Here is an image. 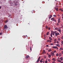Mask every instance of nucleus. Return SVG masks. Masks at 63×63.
<instances>
[{"label": "nucleus", "instance_id": "58836bf2", "mask_svg": "<svg viewBox=\"0 0 63 63\" xmlns=\"http://www.w3.org/2000/svg\"><path fill=\"white\" fill-rule=\"evenodd\" d=\"M57 44H58V43H59V42H58V41L57 42Z\"/></svg>", "mask_w": 63, "mask_h": 63}, {"label": "nucleus", "instance_id": "052dcab7", "mask_svg": "<svg viewBox=\"0 0 63 63\" xmlns=\"http://www.w3.org/2000/svg\"><path fill=\"white\" fill-rule=\"evenodd\" d=\"M44 37H46V35H44Z\"/></svg>", "mask_w": 63, "mask_h": 63}, {"label": "nucleus", "instance_id": "473e14b6", "mask_svg": "<svg viewBox=\"0 0 63 63\" xmlns=\"http://www.w3.org/2000/svg\"><path fill=\"white\" fill-rule=\"evenodd\" d=\"M45 63H47V61H46L45 62Z\"/></svg>", "mask_w": 63, "mask_h": 63}, {"label": "nucleus", "instance_id": "774afa93", "mask_svg": "<svg viewBox=\"0 0 63 63\" xmlns=\"http://www.w3.org/2000/svg\"><path fill=\"white\" fill-rule=\"evenodd\" d=\"M56 42H54V43H56Z\"/></svg>", "mask_w": 63, "mask_h": 63}, {"label": "nucleus", "instance_id": "39448f33", "mask_svg": "<svg viewBox=\"0 0 63 63\" xmlns=\"http://www.w3.org/2000/svg\"><path fill=\"white\" fill-rule=\"evenodd\" d=\"M51 33H52L53 35L54 36V32H53V31H51Z\"/></svg>", "mask_w": 63, "mask_h": 63}, {"label": "nucleus", "instance_id": "bf43d9fd", "mask_svg": "<svg viewBox=\"0 0 63 63\" xmlns=\"http://www.w3.org/2000/svg\"><path fill=\"white\" fill-rule=\"evenodd\" d=\"M62 18H63V16L62 17Z\"/></svg>", "mask_w": 63, "mask_h": 63}, {"label": "nucleus", "instance_id": "1a4fd4ad", "mask_svg": "<svg viewBox=\"0 0 63 63\" xmlns=\"http://www.w3.org/2000/svg\"><path fill=\"white\" fill-rule=\"evenodd\" d=\"M62 55V54H61V53H60L59 54V57H60Z\"/></svg>", "mask_w": 63, "mask_h": 63}, {"label": "nucleus", "instance_id": "b1692460", "mask_svg": "<svg viewBox=\"0 0 63 63\" xmlns=\"http://www.w3.org/2000/svg\"><path fill=\"white\" fill-rule=\"evenodd\" d=\"M56 55L57 56H58V55H59V54H58V53H57L56 54Z\"/></svg>", "mask_w": 63, "mask_h": 63}, {"label": "nucleus", "instance_id": "5701e85b", "mask_svg": "<svg viewBox=\"0 0 63 63\" xmlns=\"http://www.w3.org/2000/svg\"><path fill=\"white\" fill-rule=\"evenodd\" d=\"M51 50H52L51 49H50L48 50V51L50 52L51 51Z\"/></svg>", "mask_w": 63, "mask_h": 63}, {"label": "nucleus", "instance_id": "603ef678", "mask_svg": "<svg viewBox=\"0 0 63 63\" xmlns=\"http://www.w3.org/2000/svg\"><path fill=\"white\" fill-rule=\"evenodd\" d=\"M62 50H63V48H62Z\"/></svg>", "mask_w": 63, "mask_h": 63}, {"label": "nucleus", "instance_id": "6e6d98bb", "mask_svg": "<svg viewBox=\"0 0 63 63\" xmlns=\"http://www.w3.org/2000/svg\"><path fill=\"white\" fill-rule=\"evenodd\" d=\"M44 62H45V61H43V63H44Z\"/></svg>", "mask_w": 63, "mask_h": 63}, {"label": "nucleus", "instance_id": "393cba45", "mask_svg": "<svg viewBox=\"0 0 63 63\" xmlns=\"http://www.w3.org/2000/svg\"><path fill=\"white\" fill-rule=\"evenodd\" d=\"M40 62H43V61L42 60H41L40 61Z\"/></svg>", "mask_w": 63, "mask_h": 63}, {"label": "nucleus", "instance_id": "f03ea898", "mask_svg": "<svg viewBox=\"0 0 63 63\" xmlns=\"http://www.w3.org/2000/svg\"><path fill=\"white\" fill-rule=\"evenodd\" d=\"M54 52H53L51 51V55H52V56H54Z\"/></svg>", "mask_w": 63, "mask_h": 63}, {"label": "nucleus", "instance_id": "4c0bfd02", "mask_svg": "<svg viewBox=\"0 0 63 63\" xmlns=\"http://www.w3.org/2000/svg\"><path fill=\"white\" fill-rule=\"evenodd\" d=\"M48 30H50V27H49L48 28Z\"/></svg>", "mask_w": 63, "mask_h": 63}, {"label": "nucleus", "instance_id": "f8f14e48", "mask_svg": "<svg viewBox=\"0 0 63 63\" xmlns=\"http://www.w3.org/2000/svg\"><path fill=\"white\" fill-rule=\"evenodd\" d=\"M60 60H61V61H62V60H63V57H61L60 58Z\"/></svg>", "mask_w": 63, "mask_h": 63}, {"label": "nucleus", "instance_id": "c03bdc74", "mask_svg": "<svg viewBox=\"0 0 63 63\" xmlns=\"http://www.w3.org/2000/svg\"><path fill=\"white\" fill-rule=\"evenodd\" d=\"M2 33H0V35H2Z\"/></svg>", "mask_w": 63, "mask_h": 63}, {"label": "nucleus", "instance_id": "4468645a", "mask_svg": "<svg viewBox=\"0 0 63 63\" xmlns=\"http://www.w3.org/2000/svg\"><path fill=\"white\" fill-rule=\"evenodd\" d=\"M58 31H59V32H60V33H61V30L60 29H58Z\"/></svg>", "mask_w": 63, "mask_h": 63}, {"label": "nucleus", "instance_id": "dca6fc26", "mask_svg": "<svg viewBox=\"0 0 63 63\" xmlns=\"http://www.w3.org/2000/svg\"><path fill=\"white\" fill-rule=\"evenodd\" d=\"M53 61H56V59L55 58H53Z\"/></svg>", "mask_w": 63, "mask_h": 63}, {"label": "nucleus", "instance_id": "3c124183", "mask_svg": "<svg viewBox=\"0 0 63 63\" xmlns=\"http://www.w3.org/2000/svg\"><path fill=\"white\" fill-rule=\"evenodd\" d=\"M0 9H1V7L0 6Z\"/></svg>", "mask_w": 63, "mask_h": 63}, {"label": "nucleus", "instance_id": "0e129e2a", "mask_svg": "<svg viewBox=\"0 0 63 63\" xmlns=\"http://www.w3.org/2000/svg\"><path fill=\"white\" fill-rule=\"evenodd\" d=\"M47 49H48L47 48Z\"/></svg>", "mask_w": 63, "mask_h": 63}, {"label": "nucleus", "instance_id": "e2e57ef3", "mask_svg": "<svg viewBox=\"0 0 63 63\" xmlns=\"http://www.w3.org/2000/svg\"><path fill=\"white\" fill-rule=\"evenodd\" d=\"M46 57H45V58H46Z\"/></svg>", "mask_w": 63, "mask_h": 63}, {"label": "nucleus", "instance_id": "338daca9", "mask_svg": "<svg viewBox=\"0 0 63 63\" xmlns=\"http://www.w3.org/2000/svg\"><path fill=\"white\" fill-rule=\"evenodd\" d=\"M62 63H63V62H62Z\"/></svg>", "mask_w": 63, "mask_h": 63}, {"label": "nucleus", "instance_id": "680f3d73", "mask_svg": "<svg viewBox=\"0 0 63 63\" xmlns=\"http://www.w3.org/2000/svg\"><path fill=\"white\" fill-rule=\"evenodd\" d=\"M62 16H63V14H62Z\"/></svg>", "mask_w": 63, "mask_h": 63}, {"label": "nucleus", "instance_id": "4be33fe9", "mask_svg": "<svg viewBox=\"0 0 63 63\" xmlns=\"http://www.w3.org/2000/svg\"><path fill=\"white\" fill-rule=\"evenodd\" d=\"M43 53H42L43 54H44V53H46V52H45V51H43Z\"/></svg>", "mask_w": 63, "mask_h": 63}, {"label": "nucleus", "instance_id": "79ce46f5", "mask_svg": "<svg viewBox=\"0 0 63 63\" xmlns=\"http://www.w3.org/2000/svg\"><path fill=\"white\" fill-rule=\"evenodd\" d=\"M30 50H32V49H31V48L30 47Z\"/></svg>", "mask_w": 63, "mask_h": 63}, {"label": "nucleus", "instance_id": "864d4df0", "mask_svg": "<svg viewBox=\"0 0 63 63\" xmlns=\"http://www.w3.org/2000/svg\"><path fill=\"white\" fill-rule=\"evenodd\" d=\"M61 11H62V12H63V10H61Z\"/></svg>", "mask_w": 63, "mask_h": 63}, {"label": "nucleus", "instance_id": "9d476101", "mask_svg": "<svg viewBox=\"0 0 63 63\" xmlns=\"http://www.w3.org/2000/svg\"><path fill=\"white\" fill-rule=\"evenodd\" d=\"M29 56L28 55H27L26 57H25V58H26V59H27V58H29Z\"/></svg>", "mask_w": 63, "mask_h": 63}, {"label": "nucleus", "instance_id": "37998d69", "mask_svg": "<svg viewBox=\"0 0 63 63\" xmlns=\"http://www.w3.org/2000/svg\"><path fill=\"white\" fill-rule=\"evenodd\" d=\"M48 61H50V59H49L48 60Z\"/></svg>", "mask_w": 63, "mask_h": 63}, {"label": "nucleus", "instance_id": "9b49d317", "mask_svg": "<svg viewBox=\"0 0 63 63\" xmlns=\"http://www.w3.org/2000/svg\"><path fill=\"white\" fill-rule=\"evenodd\" d=\"M55 9L57 11H58V8H55Z\"/></svg>", "mask_w": 63, "mask_h": 63}, {"label": "nucleus", "instance_id": "7c9ffc66", "mask_svg": "<svg viewBox=\"0 0 63 63\" xmlns=\"http://www.w3.org/2000/svg\"><path fill=\"white\" fill-rule=\"evenodd\" d=\"M56 15H53V16H54V17H56Z\"/></svg>", "mask_w": 63, "mask_h": 63}, {"label": "nucleus", "instance_id": "72a5a7b5", "mask_svg": "<svg viewBox=\"0 0 63 63\" xmlns=\"http://www.w3.org/2000/svg\"><path fill=\"white\" fill-rule=\"evenodd\" d=\"M53 52H56V50H54Z\"/></svg>", "mask_w": 63, "mask_h": 63}, {"label": "nucleus", "instance_id": "2f4dec72", "mask_svg": "<svg viewBox=\"0 0 63 63\" xmlns=\"http://www.w3.org/2000/svg\"><path fill=\"white\" fill-rule=\"evenodd\" d=\"M46 29H48V27H47V26H46Z\"/></svg>", "mask_w": 63, "mask_h": 63}, {"label": "nucleus", "instance_id": "a18cd8bd", "mask_svg": "<svg viewBox=\"0 0 63 63\" xmlns=\"http://www.w3.org/2000/svg\"><path fill=\"white\" fill-rule=\"evenodd\" d=\"M47 55H49V54L48 53H47Z\"/></svg>", "mask_w": 63, "mask_h": 63}, {"label": "nucleus", "instance_id": "f257e3e1", "mask_svg": "<svg viewBox=\"0 0 63 63\" xmlns=\"http://www.w3.org/2000/svg\"><path fill=\"white\" fill-rule=\"evenodd\" d=\"M54 33L55 34V36H58V35H59V33H58L56 31H55Z\"/></svg>", "mask_w": 63, "mask_h": 63}, {"label": "nucleus", "instance_id": "8fccbe9b", "mask_svg": "<svg viewBox=\"0 0 63 63\" xmlns=\"http://www.w3.org/2000/svg\"><path fill=\"white\" fill-rule=\"evenodd\" d=\"M52 63H55V62H52Z\"/></svg>", "mask_w": 63, "mask_h": 63}, {"label": "nucleus", "instance_id": "20e7f679", "mask_svg": "<svg viewBox=\"0 0 63 63\" xmlns=\"http://www.w3.org/2000/svg\"><path fill=\"white\" fill-rule=\"evenodd\" d=\"M51 20H52V21H55V22L56 21V20L54 18H52L51 19Z\"/></svg>", "mask_w": 63, "mask_h": 63}, {"label": "nucleus", "instance_id": "c756f323", "mask_svg": "<svg viewBox=\"0 0 63 63\" xmlns=\"http://www.w3.org/2000/svg\"><path fill=\"white\" fill-rule=\"evenodd\" d=\"M55 30H57L58 29V28H55Z\"/></svg>", "mask_w": 63, "mask_h": 63}, {"label": "nucleus", "instance_id": "c9c22d12", "mask_svg": "<svg viewBox=\"0 0 63 63\" xmlns=\"http://www.w3.org/2000/svg\"><path fill=\"white\" fill-rule=\"evenodd\" d=\"M56 41H57V40H56V39L54 40V41H55V42H56Z\"/></svg>", "mask_w": 63, "mask_h": 63}, {"label": "nucleus", "instance_id": "a19ab883", "mask_svg": "<svg viewBox=\"0 0 63 63\" xmlns=\"http://www.w3.org/2000/svg\"><path fill=\"white\" fill-rule=\"evenodd\" d=\"M46 46L47 47H48V45H47Z\"/></svg>", "mask_w": 63, "mask_h": 63}, {"label": "nucleus", "instance_id": "cd10ccee", "mask_svg": "<svg viewBox=\"0 0 63 63\" xmlns=\"http://www.w3.org/2000/svg\"><path fill=\"white\" fill-rule=\"evenodd\" d=\"M59 23L58 22L57 23V25H59Z\"/></svg>", "mask_w": 63, "mask_h": 63}, {"label": "nucleus", "instance_id": "ddd939ff", "mask_svg": "<svg viewBox=\"0 0 63 63\" xmlns=\"http://www.w3.org/2000/svg\"><path fill=\"white\" fill-rule=\"evenodd\" d=\"M8 21V20H6L4 21V22L5 23H7Z\"/></svg>", "mask_w": 63, "mask_h": 63}, {"label": "nucleus", "instance_id": "e433bc0d", "mask_svg": "<svg viewBox=\"0 0 63 63\" xmlns=\"http://www.w3.org/2000/svg\"><path fill=\"white\" fill-rule=\"evenodd\" d=\"M47 42H49V40H47Z\"/></svg>", "mask_w": 63, "mask_h": 63}, {"label": "nucleus", "instance_id": "ea45409f", "mask_svg": "<svg viewBox=\"0 0 63 63\" xmlns=\"http://www.w3.org/2000/svg\"><path fill=\"white\" fill-rule=\"evenodd\" d=\"M60 50H62V48H60Z\"/></svg>", "mask_w": 63, "mask_h": 63}, {"label": "nucleus", "instance_id": "f704fd0d", "mask_svg": "<svg viewBox=\"0 0 63 63\" xmlns=\"http://www.w3.org/2000/svg\"><path fill=\"white\" fill-rule=\"evenodd\" d=\"M59 10H60V11H62V8H61V9H60Z\"/></svg>", "mask_w": 63, "mask_h": 63}, {"label": "nucleus", "instance_id": "de8ad7c7", "mask_svg": "<svg viewBox=\"0 0 63 63\" xmlns=\"http://www.w3.org/2000/svg\"><path fill=\"white\" fill-rule=\"evenodd\" d=\"M61 43L62 44H63V41H62Z\"/></svg>", "mask_w": 63, "mask_h": 63}, {"label": "nucleus", "instance_id": "0eeeda50", "mask_svg": "<svg viewBox=\"0 0 63 63\" xmlns=\"http://www.w3.org/2000/svg\"><path fill=\"white\" fill-rule=\"evenodd\" d=\"M53 48H57V49H58V48L57 47H56V46L53 47Z\"/></svg>", "mask_w": 63, "mask_h": 63}, {"label": "nucleus", "instance_id": "423d86ee", "mask_svg": "<svg viewBox=\"0 0 63 63\" xmlns=\"http://www.w3.org/2000/svg\"><path fill=\"white\" fill-rule=\"evenodd\" d=\"M7 28V25H5L4 26V28L5 29Z\"/></svg>", "mask_w": 63, "mask_h": 63}, {"label": "nucleus", "instance_id": "7ed1b4c3", "mask_svg": "<svg viewBox=\"0 0 63 63\" xmlns=\"http://www.w3.org/2000/svg\"><path fill=\"white\" fill-rule=\"evenodd\" d=\"M40 58H41V57H39L38 59L36 61L37 63H38V62H39V61H40Z\"/></svg>", "mask_w": 63, "mask_h": 63}, {"label": "nucleus", "instance_id": "13d9d810", "mask_svg": "<svg viewBox=\"0 0 63 63\" xmlns=\"http://www.w3.org/2000/svg\"><path fill=\"white\" fill-rule=\"evenodd\" d=\"M56 46H58L57 45V44H56Z\"/></svg>", "mask_w": 63, "mask_h": 63}, {"label": "nucleus", "instance_id": "c85d7f7f", "mask_svg": "<svg viewBox=\"0 0 63 63\" xmlns=\"http://www.w3.org/2000/svg\"><path fill=\"white\" fill-rule=\"evenodd\" d=\"M17 4H15V6H17Z\"/></svg>", "mask_w": 63, "mask_h": 63}, {"label": "nucleus", "instance_id": "6ab92c4d", "mask_svg": "<svg viewBox=\"0 0 63 63\" xmlns=\"http://www.w3.org/2000/svg\"><path fill=\"white\" fill-rule=\"evenodd\" d=\"M48 57L49 58H50L51 57V55H49V54L48 55Z\"/></svg>", "mask_w": 63, "mask_h": 63}, {"label": "nucleus", "instance_id": "69168bd1", "mask_svg": "<svg viewBox=\"0 0 63 63\" xmlns=\"http://www.w3.org/2000/svg\"><path fill=\"white\" fill-rule=\"evenodd\" d=\"M44 40H46V39H44Z\"/></svg>", "mask_w": 63, "mask_h": 63}, {"label": "nucleus", "instance_id": "a878e982", "mask_svg": "<svg viewBox=\"0 0 63 63\" xmlns=\"http://www.w3.org/2000/svg\"><path fill=\"white\" fill-rule=\"evenodd\" d=\"M57 46L59 47H60V44H57Z\"/></svg>", "mask_w": 63, "mask_h": 63}, {"label": "nucleus", "instance_id": "412c9836", "mask_svg": "<svg viewBox=\"0 0 63 63\" xmlns=\"http://www.w3.org/2000/svg\"><path fill=\"white\" fill-rule=\"evenodd\" d=\"M50 36L51 37H52V34L51 33L50 34Z\"/></svg>", "mask_w": 63, "mask_h": 63}, {"label": "nucleus", "instance_id": "a211bd4d", "mask_svg": "<svg viewBox=\"0 0 63 63\" xmlns=\"http://www.w3.org/2000/svg\"><path fill=\"white\" fill-rule=\"evenodd\" d=\"M49 33V32H47L46 33L47 35H48Z\"/></svg>", "mask_w": 63, "mask_h": 63}, {"label": "nucleus", "instance_id": "4d7b16f0", "mask_svg": "<svg viewBox=\"0 0 63 63\" xmlns=\"http://www.w3.org/2000/svg\"><path fill=\"white\" fill-rule=\"evenodd\" d=\"M55 1H57V0H55Z\"/></svg>", "mask_w": 63, "mask_h": 63}, {"label": "nucleus", "instance_id": "f3484780", "mask_svg": "<svg viewBox=\"0 0 63 63\" xmlns=\"http://www.w3.org/2000/svg\"><path fill=\"white\" fill-rule=\"evenodd\" d=\"M57 61L58 62H61V61L59 60H57Z\"/></svg>", "mask_w": 63, "mask_h": 63}, {"label": "nucleus", "instance_id": "2eb2a0df", "mask_svg": "<svg viewBox=\"0 0 63 63\" xmlns=\"http://www.w3.org/2000/svg\"><path fill=\"white\" fill-rule=\"evenodd\" d=\"M58 21L59 23H60V19H58Z\"/></svg>", "mask_w": 63, "mask_h": 63}, {"label": "nucleus", "instance_id": "09e8293b", "mask_svg": "<svg viewBox=\"0 0 63 63\" xmlns=\"http://www.w3.org/2000/svg\"><path fill=\"white\" fill-rule=\"evenodd\" d=\"M62 53L63 54V51L62 52Z\"/></svg>", "mask_w": 63, "mask_h": 63}, {"label": "nucleus", "instance_id": "49530a36", "mask_svg": "<svg viewBox=\"0 0 63 63\" xmlns=\"http://www.w3.org/2000/svg\"><path fill=\"white\" fill-rule=\"evenodd\" d=\"M49 42L50 43H51V41L49 40Z\"/></svg>", "mask_w": 63, "mask_h": 63}, {"label": "nucleus", "instance_id": "5fc2aeb1", "mask_svg": "<svg viewBox=\"0 0 63 63\" xmlns=\"http://www.w3.org/2000/svg\"><path fill=\"white\" fill-rule=\"evenodd\" d=\"M58 40H60V39L59 38L58 39Z\"/></svg>", "mask_w": 63, "mask_h": 63}, {"label": "nucleus", "instance_id": "bb28decb", "mask_svg": "<svg viewBox=\"0 0 63 63\" xmlns=\"http://www.w3.org/2000/svg\"><path fill=\"white\" fill-rule=\"evenodd\" d=\"M50 45H54V44L53 43H50Z\"/></svg>", "mask_w": 63, "mask_h": 63}, {"label": "nucleus", "instance_id": "aec40b11", "mask_svg": "<svg viewBox=\"0 0 63 63\" xmlns=\"http://www.w3.org/2000/svg\"><path fill=\"white\" fill-rule=\"evenodd\" d=\"M49 39L50 40H52V38L50 37H49Z\"/></svg>", "mask_w": 63, "mask_h": 63}, {"label": "nucleus", "instance_id": "6e6552de", "mask_svg": "<svg viewBox=\"0 0 63 63\" xmlns=\"http://www.w3.org/2000/svg\"><path fill=\"white\" fill-rule=\"evenodd\" d=\"M51 17H52V15H49V17L48 18L50 19V18H51Z\"/></svg>", "mask_w": 63, "mask_h": 63}]
</instances>
